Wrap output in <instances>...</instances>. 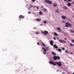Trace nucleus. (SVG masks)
Listing matches in <instances>:
<instances>
[{
  "label": "nucleus",
  "instance_id": "25",
  "mask_svg": "<svg viewBox=\"0 0 74 74\" xmlns=\"http://www.w3.org/2000/svg\"><path fill=\"white\" fill-rule=\"evenodd\" d=\"M65 52H66V53H69V51H67V50H66L65 51Z\"/></svg>",
  "mask_w": 74,
  "mask_h": 74
},
{
  "label": "nucleus",
  "instance_id": "45",
  "mask_svg": "<svg viewBox=\"0 0 74 74\" xmlns=\"http://www.w3.org/2000/svg\"><path fill=\"white\" fill-rule=\"evenodd\" d=\"M64 1H67V0H64Z\"/></svg>",
  "mask_w": 74,
  "mask_h": 74
},
{
  "label": "nucleus",
  "instance_id": "8",
  "mask_svg": "<svg viewBox=\"0 0 74 74\" xmlns=\"http://www.w3.org/2000/svg\"><path fill=\"white\" fill-rule=\"evenodd\" d=\"M42 49H43L45 51V52H43V53H44V55H45V54H46V53H47V50L45 49L44 48V47H42Z\"/></svg>",
  "mask_w": 74,
  "mask_h": 74
},
{
  "label": "nucleus",
  "instance_id": "40",
  "mask_svg": "<svg viewBox=\"0 0 74 74\" xmlns=\"http://www.w3.org/2000/svg\"><path fill=\"white\" fill-rule=\"evenodd\" d=\"M63 42H64V43H66V41H65L64 40H63L62 41Z\"/></svg>",
  "mask_w": 74,
  "mask_h": 74
},
{
  "label": "nucleus",
  "instance_id": "18",
  "mask_svg": "<svg viewBox=\"0 0 74 74\" xmlns=\"http://www.w3.org/2000/svg\"><path fill=\"white\" fill-rule=\"evenodd\" d=\"M57 30H58L59 32H61V29L60 28H57Z\"/></svg>",
  "mask_w": 74,
  "mask_h": 74
},
{
  "label": "nucleus",
  "instance_id": "39",
  "mask_svg": "<svg viewBox=\"0 0 74 74\" xmlns=\"http://www.w3.org/2000/svg\"><path fill=\"white\" fill-rule=\"evenodd\" d=\"M53 39H54V40H56V38H55V37H53Z\"/></svg>",
  "mask_w": 74,
  "mask_h": 74
},
{
  "label": "nucleus",
  "instance_id": "10",
  "mask_svg": "<svg viewBox=\"0 0 74 74\" xmlns=\"http://www.w3.org/2000/svg\"><path fill=\"white\" fill-rule=\"evenodd\" d=\"M25 17L24 16H22V15H20L19 16V18L20 21H21V18L22 19H23Z\"/></svg>",
  "mask_w": 74,
  "mask_h": 74
},
{
  "label": "nucleus",
  "instance_id": "5",
  "mask_svg": "<svg viewBox=\"0 0 74 74\" xmlns=\"http://www.w3.org/2000/svg\"><path fill=\"white\" fill-rule=\"evenodd\" d=\"M45 1L46 3L49 4H52V2L49 1V0H45Z\"/></svg>",
  "mask_w": 74,
  "mask_h": 74
},
{
  "label": "nucleus",
  "instance_id": "41",
  "mask_svg": "<svg viewBox=\"0 0 74 74\" xmlns=\"http://www.w3.org/2000/svg\"><path fill=\"white\" fill-rule=\"evenodd\" d=\"M71 54H72V55H73V53H71Z\"/></svg>",
  "mask_w": 74,
  "mask_h": 74
},
{
  "label": "nucleus",
  "instance_id": "33",
  "mask_svg": "<svg viewBox=\"0 0 74 74\" xmlns=\"http://www.w3.org/2000/svg\"><path fill=\"white\" fill-rule=\"evenodd\" d=\"M65 49L64 47H63L62 48V50H64Z\"/></svg>",
  "mask_w": 74,
  "mask_h": 74
},
{
  "label": "nucleus",
  "instance_id": "28",
  "mask_svg": "<svg viewBox=\"0 0 74 74\" xmlns=\"http://www.w3.org/2000/svg\"><path fill=\"white\" fill-rule=\"evenodd\" d=\"M42 45H43V46H44V47H45V44L43 43Z\"/></svg>",
  "mask_w": 74,
  "mask_h": 74
},
{
  "label": "nucleus",
  "instance_id": "9",
  "mask_svg": "<svg viewBox=\"0 0 74 74\" xmlns=\"http://www.w3.org/2000/svg\"><path fill=\"white\" fill-rule=\"evenodd\" d=\"M53 41L52 40H50V44L51 46H53Z\"/></svg>",
  "mask_w": 74,
  "mask_h": 74
},
{
  "label": "nucleus",
  "instance_id": "2",
  "mask_svg": "<svg viewBox=\"0 0 74 74\" xmlns=\"http://www.w3.org/2000/svg\"><path fill=\"white\" fill-rule=\"evenodd\" d=\"M53 58L54 60H57V59H58V60L60 59V57L59 56H54L53 57Z\"/></svg>",
  "mask_w": 74,
  "mask_h": 74
},
{
  "label": "nucleus",
  "instance_id": "38",
  "mask_svg": "<svg viewBox=\"0 0 74 74\" xmlns=\"http://www.w3.org/2000/svg\"><path fill=\"white\" fill-rule=\"evenodd\" d=\"M28 14H31V12H30V11H28Z\"/></svg>",
  "mask_w": 74,
  "mask_h": 74
},
{
  "label": "nucleus",
  "instance_id": "1",
  "mask_svg": "<svg viewBox=\"0 0 74 74\" xmlns=\"http://www.w3.org/2000/svg\"><path fill=\"white\" fill-rule=\"evenodd\" d=\"M65 26L66 27H71V26H72V25L69 23H66Z\"/></svg>",
  "mask_w": 74,
  "mask_h": 74
},
{
  "label": "nucleus",
  "instance_id": "49",
  "mask_svg": "<svg viewBox=\"0 0 74 74\" xmlns=\"http://www.w3.org/2000/svg\"><path fill=\"white\" fill-rule=\"evenodd\" d=\"M73 74H74V73H73Z\"/></svg>",
  "mask_w": 74,
  "mask_h": 74
},
{
  "label": "nucleus",
  "instance_id": "24",
  "mask_svg": "<svg viewBox=\"0 0 74 74\" xmlns=\"http://www.w3.org/2000/svg\"><path fill=\"white\" fill-rule=\"evenodd\" d=\"M59 41L60 42H61V43H63V41L61 40H59Z\"/></svg>",
  "mask_w": 74,
  "mask_h": 74
},
{
  "label": "nucleus",
  "instance_id": "12",
  "mask_svg": "<svg viewBox=\"0 0 74 74\" xmlns=\"http://www.w3.org/2000/svg\"><path fill=\"white\" fill-rule=\"evenodd\" d=\"M61 18H62V19H66V16H62Z\"/></svg>",
  "mask_w": 74,
  "mask_h": 74
},
{
  "label": "nucleus",
  "instance_id": "14",
  "mask_svg": "<svg viewBox=\"0 0 74 74\" xmlns=\"http://www.w3.org/2000/svg\"><path fill=\"white\" fill-rule=\"evenodd\" d=\"M56 50L58 51H59V52H62V50L60 49H56Z\"/></svg>",
  "mask_w": 74,
  "mask_h": 74
},
{
  "label": "nucleus",
  "instance_id": "27",
  "mask_svg": "<svg viewBox=\"0 0 74 74\" xmlns=\"http://www.w3.org/2000/svg\"><path fill=\"white\" fill-rule=\"evenodd\" d=\"M71 0H67V2H69V1H71Z\"/></svg>",
  "mask_w": 74,
  "mask_h": 74
},
{
  "label": "nucleus",
  "instance_id": "36",
  "mask_svg": "<svg viewBox=\"0 0 74 74\" xmlns=\"http://www.w3.org/2000/svg\"><path fill=\"white\" fill-rule=\"evenodd\" d=\"M62 22L63 23H65V21H62Z\"/></svg>",
  "mask_w": 74,
  "mask_h": 74
},
{
  "label": "nucleus",
  "instance_id": "35",
  "mask_svg": "<svg viewBox=\"0 0 74 74\" xmlns=\"http://www.w3.org/2000/svg\"><path fill=\"white\" fill-rule=\"evenodd\" d=\"M37 44L38 45H40V43H39V42H38L37 43Z\"/></svg>",
  "mask_w": 74,
  "mask_h": 74
},
{
  "label": "nucleus",
  "instance_id": "32",
  "mask_svg": "<svg viewBox=\"0 0 74 74\" xmlns=\"http://www.w3.org/2000/svg\"><path fill=\"white\" fill-rule=\"evenodd\" d=\"M70 45H71V46H73V44H72V43H71L70 44Z\"/></svg>",
  "mask_w": 74,
  "mask_h": 74
},
{
  "label": "nucleus",
  "instance_id": "22",
  "mask_svg": "<svg viewBox=\"0 0 74 74\" xmlns=\"http://www.w3.org/2000/svg\"><path fill=\"white\" fill-rule=\"evenodd\" d=\"M36 21H41V20L38 18L36 19Z\"/></svg>",
  "mask_w": 74,
  "mask_h": 74
},
{
  "label": "nucleus",
  "instance_id": "15",
  "mask_svg": "<svg viewBox=\"0 0 74 74\" xmlns=\"http://www.w3.org/2000/svg\"><path fill=\"white\" fill-rule=\"evenodd\" d=\"M43 11H44V12H46V11H47V9H46V8H43Z\"/></svg>",
  "mask_w": 74,
  "mask_h": 74
},
{
  "label": "nucleus",
  "instance_id": "48",
  "mask_svg": "<svg viewBox=\"0 0 74 74\" xmlns=\"http://www.w3.org/2000/svg\"><path fill=\"white\" fill-rule=\"evenodd\" d=\"M40 25H41L42 26V25L41 24Z\"/></svg>",
  "mask_w": 74,
  "mask_h": 74
},
{
  "label": "nucleus",
  "instance_id": "42",
  "mask_svg": "<svg viewBox=\"0 0 74 74\" xmlns=\"http://www.w3.org/2000/svg\"><path fill=\"white\" fill-rule=\"evenodd\" d=\"M72 3H73L74 4V2H72Z\"/></svg>",
  "mask_w": 74,
  "mask_h": 74
},
{
  "label": "nucleus",
  "instance_id": "47",
  "mask_svg": "<svg viewBox=\"0 0 74 74\" xmlns=\"http://www.w3.org/2000/svg\"><path fill=\"white\" fill-rule=\"evenodd\" d=\"M59 71L58 70H57V71Z\"/></svg>",
  "mask_w": 74,
  "mask_h": 74
},
{
  "label": "nucleus",
  "instance_id": "11",
  "mask_svg": "<svg viewBox=\"0 0 74 74\" xmlns=\"http://www.w3.org/2000/svg\"><path fill=\"white\" fill-rule=\"evenodd\" d=\"M53 47L54 48H55L56 49H57V48H58V46H57V45L55 44L53 45Z\"/></svg>",
  "mask_w": 74,
  "mask_h": 74
},
{
  "label": "nucleus",
  "instance_id": "16",
  "mask_svg": "<svg viewBox=\"0 0 74 74\" xmlns=\"http://www.w3.org/2000/svg\"><path fill=\"white\" fill-rule=\"evenodd\" d=\"M56 12H58V13H59L60 11H59V9H57L56 10Z\"/></svg>",
  "mask_w": 74,
  "mask_h": 74
},
{
  "label": "nucleus",
  "instance_id": "44",
  "mask_svg": "<svg viewBox=\"0 0 74 74\" xmlns=\"http://www.w3.org/2000/svg\"><path fill=\"white\" fill-rule=\"evenodd\" d=\"M42 8H44V6H42Z\"/></svg>",
  "mask_w": 74,
  "mask_h": 74
},
{
  "label": "nucleus",
  "instance_id": "4",
  "mask_svg": "<svg viewBox=\"0 0 74 74\" xmlns=\"http://www.w3.org/2000/svg\"><path fill=\"white\" fill-rule=\"evenodd\" d=\"M56 64H57L58 66H59V67H60V66H62V64L61 63V62H56Z\"/></svg>",
  "mask_w": 74,
  "mask_h": 74
},
{
  "label": "nucleus",
  "instance_id": "46",
  "mask_svg": "<svg viewBox=\"0 0 74 74\" xmlns=\"http://www.w3.org/2000/svg\"><path fill=\"white\" fill-rule=\"evenodd\" d=\"M65 74V73H64V72H63L62 74Z\"/></svg>",
  "mask_w": 74,
  "mask_h": 74
},
{
  "label": "nucleus",
  "instance_id": "29",
  "mask_svg": "<svg viewBox=\"0 0 74 74\" xmlns=\"http://www.w3.org/2000/svg\"><path fill=\"white\" fill-rule=\"evenodd\" d=\"M44 23H47V21H44Z\"/></svg>",
  "mask_w": 74,
  "mask_h": 74
},
{
  "label": "nucleus",
  "instance_id": "3",
  "mask_svg": "<svg viewBox=\"0 0 74 74\" xmlns=\"http://www.w3.org/2000/svg\"><path fill=\"white\" fill-rule=\"evenodd\" d=\"M33 8L35 11H38V9H39V8L38 6H34L33 7Z\"/></svg>",
  "mask_w": 74,
  "mask_h": 74
},
{
  "label": "nucleus",
  "instance_id": "13",
  "mask_svg": "<svg viewBox=\"0 0 74 74\" xmlns=\"http://www.w3.org/2000/svg\"><path fill=\"white\" fill-rule=\"evenodd\" d=\"M71 5V3H68L67 4V5L69 7Z\"/></svg>",
  "mask_w": 74,
  "mask_h": 74
},
{
  "label": "nucleus",
  "instance_id": "37",
  "mask_svg": "<svg viewBox=\"0 0 74 74\" xmlns=\"http://www.w3.org/2000/svg\"><path fill=\"white\" fill-rule=\"evenodd\" d=\"M32 2H34L35 1V0H32Z\"/></svg>",
  "mask_w": 74,
  "mask_h": 74
},
{
  "label": "nucleus",
  "instance_id": "20",
  "mask_svg": "<svg viewBox=\"0 0 74 74\" xmlns=\"http://www.w3.org/2000/svg\"><path fill=\"white\" fill-rule=\"evenodd\" d=\"M52 53L53 55H56V53H55L53 51H52Z\"/></svg>",
  "mask_w": 74,
  "mask_h": 74
},
{
  "label": "nucleus",
  "instance_id": "19",
  "mask_svg": "<svg viewBox=\"0 0 74 74\" xmlns=\"http://www.w3.org/2000/svg\"><path fill=\"white\" fill-rule=\"evenodd\" d=\"M53 7H56L57 6V4L56 3H54L53 4Z\"/></svg>",
  "mask_w": 74,
  "mask_h": 74
},
{
  "label": "nucleus",
  "instance_id": "26",
  "mask_svg": "<svg viewBox=\"0 0 74 74\" xmlns=\"http://www.w3.org/2000/svg\"><path fill=\"white\" fill-rule=\"evenodd\" d=\"M70 31L71 33H74V31L73 30H70Z\"/></svg>",
  "mask_w": 74,
  "mask_h": 74
},
{
  "label": "nucleus",
  "instance_id": "21",
  "mask_svg": "<svg viewBox=\"0 0 74 74\" xmlns=\"http://www.w3.org/2000/svg\"><path fill=\"white\" fill-rule=\"evenodd\" d=\"M54 35L56 36H58V35L56 32H54Z\"/></svg>",
  "mask_w": 74,
  "mask_h": 74
},
{
  "label": "nucleus",
  "instance_id": "31",
  "mask_svg": "<svg viewBox=\"0 0 74 74\" xmlns=\"http://www.w3.org/2000/svg\"><path fill=\"white\" fill-rule=\"evenodd\" d=\"M30 8H32L33 7V5H30Z\"/></svg>",
  "mask_w": 74,
  "mask_h": 74
},
{
  "label": "nucleus",
  "instance_id": "34",
  "mask_svg": "<svg viewBox=\"0 0 74 74\" xmlns=\"http://www.w3.org/2000/svg\"><path fill=\"white\" fill-rule=\"evenodd\" d=\"M71 41L72 42H73L74 43V40H72Z\"/></svg>",
  "mask_w": 74,
  "mask_h": 74
},
{
  "label": "nucleus",
  "instance_id": "7",
  "mask_svg": "<svg viewBox=\"0 0 74 74\" xmlns=\"http://www.w3.org/2000/svg\"><path fill=\"white\" fill-rule=\"evenodd\" d=\"M49 63L50 64H53V66H56V64L54 62H53L52 61H50L49 62Z\"/></svg>",
  "mask_w": 74,
  "mask_h": 74
},
{
  "label": "nucleus",
  "instance_id": "30",
  "mask_svg": "<svg viewBox=\"0 0 74 74\" xmlns=\"http://www.w3.org/2000/svg\"><path fill=\"white\" fill-rule=\"evenodd\" d=\"M36 34H39V33L38 32H36Z\"/></svg>",
  "mask_w": 74,
  "mask_h": 74
},
{
  "label": "nucleus",
  "instance_id": "23",
  "mask_svg": "<svg viewBox=\"0 0 74 74\" xmlns=\"http://www.w3.org/2000/svg\"><path fill=\"white\" fill-rule=\"evenodd\" d=\"M39 14L40 15H42V12L41 11L39 12Z\"/></svg>",
  "mask_w": 74,
  "mask_h": 74
},
{
  "label": "nucleus",
  "instance_id": "17",
  "mask_svg": "<svg viewBox=\"0 0 74 74\" xmlns=\"http://www.w3.org/2000/svg\"><path fill=\"white\" fill-rule=\"evenodd\" d=\"M63 9H64V10H67L68 8L64 6L63 7Z\"/></svg>",
  "mask_w": 74,
  "mask_h": 74
},
{
  "label": "nucleus",
  "instance_id": "6",
  "mask_svg": "<svg viewBox=\"0 0 74 74\" xmlns=\"http://www.w3.org/2000/svg\"><path fill=\"white\" fill-rule=\"evenodd\" d=\"M42 34H45V35H46L48 33V31H45L44 32H42Z\"/></svg>",
  "mask_w": 74,
  "mask_h": 74
},
{
  "label": "nucleus",
  "instance_id": "43",
  "mask_svg": "<svg viewBox=\"0 0 74 74\" xmlns=\"http://www.w3.org/2000/svg\"><path fill=\"white\" fill-rule=\"evenodd\" d=\"M64 40H67V39L66 38H64Z\"/></svg>",
  "mask_w": 74,
  "mask_h": 74
},
{
  "label": "nucleus",
  "instance_id": "50",
  "mask_svg": "<svg viewBox=\"0 0 74 74\" xmlns=\"http://www.w3.org/2000/svg\"><path fill=\"white\" fill-rule=\"evenodd\" d=\"M73 16V17H74V16Z\"/></svg>",
  "mask_w": 74,
  "mask_h": 74
}]
</instances>
